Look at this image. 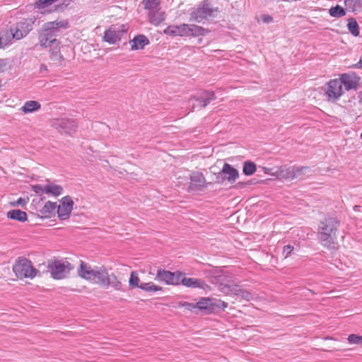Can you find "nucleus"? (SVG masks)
Here are the masks:
<instances>
[{"mask_svg": "<svg viewBox=\"0 0 362 362\" xmlns=\"http://www.w3.org/2000/svg\"><path fill=\"white\" fill-rule=\"evenodd\" d=\"M50 52V58L53 61L60 62L63 59V57L61 54V42L59 40H54L52 43L48 45Z\"/></svg>", "mask_w": 362, "mask_h": 362, "instance_id": "b1692460", "label": "nucleus"}, {"mask_svg": "<svg viewBox=\"0 0 362 362\" xmlns=\"http://www.w3.org/2000/svg\"><path fill=\"white\" fill-rule=\"evenodd\" d=\"M204 175L200 172H192L190 174V185L188 187L189 192L196 191L201 188L207 187Z\"/></svg>", "mask_w": 362, "mask_h": 362, "instance_id": "2eb2a0df", "label": "nucleus"}, {"mask_svg": "<svg viewBox=\"0 0 362 362\" xmlns=\"http://www.w3.org/2000/svg\"><path fill=\"white\" fill-rule=\"evenodd\" d=\"M139 288L146 292H156L162 289L160 286L154 284L153 282L141 283Z\"/></svg>", "mask_w": 362, "mask_h": 362, "instance_id": "f704fd0d", "label": "nucleus"}, {"mask_svg": "<svg viewBox=\"0 0 362 362\" xmlns=\"http://www.w3.org/2000/svg\"><path fill=\"white\" fill-rule=\"evenodd\" d=\"M94 272L93 281L104 286L109 276L107 269L103 266L95 267Z\"/></svg>", "mask_w": 362, "mask_h": 362, "instance_id": "a878e982", "label": "nucleus"}, {"mask_svg": "<svg viewBox=\"0 0 362 362\" xmlns=\"http://www.w3.org/2000/svg\"><path fill=\"white\" fill-rule=\"evenodd\" d=\"M129 44L132 49H141L146 45L149 44V40L146 36L144 35H139L130 40Z\"/></svg>", "mask_w": 362, "mask_h": 362, "instance_id": "bb28decb", "label": "nucleus"}, {"mask_svg": "<svg viewBox=\"0 0 362 362\" xmlns=\"http://www.w3.org/2000/svg\"><path fill=\"white\" fill-rule=\"evenodd\" d=\"M31 188H32V190L35 194H45V192H44L45 185L36 184V185H32Z\"/></svg>", "mask_w": 362, "mask_h": 362, "instance_id": "c03bdc74", "label": "nucleus"}, {"mask_svg": "<svg viewBox=\"0 0 362 362\" xmlns=\"http://www.w3.org/2000/svg\"><path fill=\"white\" fill-rule=\"evenodd\" d=\"M359 63H360L361 64H362V56H361V58H360Z\"/></svg>", "mask_w": 362, "mask_h": 362, "instance_id": "603ef678", "label": "nucleus"}, {"mask_svg": "<svg viewBox=\"0 0 362 362\" xmlns=\"http://www.w3.org/2000/svg\"><path fill=\"white\" fill-rule=\"evenodd\" d=\"M58 1L59 0H38L35 5L39 8H45Z\"/></svg>", "mask_w": 362, "mask_h": 362, "instance_id": "a19ab883", "label": "nucleus"}, {"mask_svg": "<svg viewBox=\"0 0 362 362\" xmlns=\"http://www.w3.org/2000/svg\"><path fill=\"white\" fill-rule=\"evenodd\" d=\"M218 12V8L214 7L209 0L200 2L191 13L190 20L197 23H202L209 18L215 17Z\"/></svg>", "mask_w": 362, "mask_h": 362, "instance_id": "7ed1b4c3", "label": "nucleus"}, {"mask_svg": "<svg viewBox=\"0 0 362 362\" xmlns=\"http://www.w3.org/2000/svg\"><path fill=\"white\" fill-rule=\"evenodd\" d=\"M161 0H143L144 7L148 12L160 6Z\"/></svg>", "mask_w": 362, "mask_h": 362, "instance_id": "72a5a7b5", "label": "nucleus"}, {"mask_svg": "<svg viewBox=\"0 0 362 362\" xmlns=\"http://www.w3.org/2000/svg\"><path fill=\"white\" fill-rule=\"evenodd\" d=\"M48 267L51 270L52 276L55 279H62L66 276L73 269L71 264L66 261H54Z\"/></svg>", "mask_w": 362, "mask_h": 362, "instance_id": "6e6552de", "label": "nucleus"}, {"mask_svg": "<svg viewBox=\"0 0 362 362\" xmlns=\"http://www.w3.org/2000/svg\"><path fill=\"white\" fill-rule=\"evenodd\" d=\"M307 168L297 166H281L275 172L276 176L279 179L293 180L303 174Z\"/></svg>", "mask_w": 362, "mask_h": 362, "instance_id": "1a4fd4ad", "label": "nucleus"}, {"mask_svg": "<svg viewBox=\"0 0 362 362\" xmlns=\"http://www.w3.org/2000/svg\"><path fill=\"white\" fill-rule=\"evenodd\" d=\"M56 209H57V203L48 201L40 210V213L45 217H49Z\"/></svg>", "mask_w": 362, "mask_h": 362, "instance_id": "2f4dec72", "label": "nucleus"}, {"mask_svg": "<svg viewBox=\"0 0 362 362\" xmlns=\"http://www.w3.org/2000/svg\"><path fill=\"white\" fill-rule=\"evenodd\" d=\"M185 275V273L179 271L172 272L160 269L157 271L155 280L165 283L167 285H179L180 277Z\"/></svg>", "mask_w": 362, "mask_h": 362, "instance_id": "0eeeda50", "label": "nucleus"}, {"mask_svg": "<svg viewBox=\"0 0 362 362\" xmlns=\"http://www.w3.org/2000/svg\"><path fill=\"white\" fill-rule=\"evenodd\" d=\"M148 21L153 25H158L165 19V13L160 7L148 12Z\"/></svg>", "mask_w": 362, "mask_h": 362, "instance_id": "6ab92c4d", "label": "nucleus"}, {"mask_svg": "<svg viewBox=\"0 0 362 362\" xmlns=\"http://www.w3.org/2000/svg\"><path fill=\"white\" fill-rule=\"evenodd\" d=\"M34 21L31 18H23L11 28L12 38L19 40L25 37L32 30Z\"/></svg>", "mask_w": 362, "mask_h": 362, "instance_id": "423d86ee", "label": "nucleus"}, {"mask_svg": "<svg viewBox=\"0 0 362 362\" xmlns=\"http://www.w3.org/2000/svg\"><path fill=\"white\" fill-rule=\"evenodd\" d=\"M324 90L327 100L331 103L337 102L344 94L341 82L338 78L332 79L327 82Z\"/></svg>", "mask_w": 362, "mask_h": 362, "instance_id": "39448f33", "label": "nucleus"}, {"mask_svg": "<svg viewBox=\"0 0 362 362\" xmlns=\"http://www.w3.org/2000/svg\"><path fill=\"white\" fill-rule=\"evenodd\" d=\"M180 284L188 288H199L204 289L206 284L202 279L196 278H187L183 276L180 279Z\"/></svg>", "mask_w": 362, "mask_h": 362, "instance_id": "aec40b11", "label": "nucleus"}, {"mask_svg": "<svg viewBox=\"0 0 362 362\" xmlns=\"http://www.w3.org/2000/svg\"><path fill=\"white\" fill-rule=\"evenodd\" d=\"M339 221L333 217H328L320 221L318 238L320 243L326 247H334L337 238L336 233L339 227Z\"/></svg>", "mask_w": 362, "mask_h": 362, "instance_id": "f257e3e1", "label": "nucleus"}, {"mask_svg": "<svg viewBox=\"0 0 362 362\" xmlns=\"http://www.w3.org/2000/svg\"><path fill=\"white\" fill-rule=\"evenodd\" d=\"M214 305H216L214 303V298H202L196 303L197 309L205 311L207 313H211L215 310Z\"/></svg>", "mask_w": 362, "mask_h": 362, "instance_id": "5701e85b", "label": "nucleus"}, {"mask_svg": "<svg viewBox=\"0 0 362 362\" xmlns=\"http://www.w3.org/2000/svg\"><path fill=\"white\" fill-rule=\"evenodd\" d=\"M293 250V246L291 245H285L283 248V255L286 258L288 257Z\"/></svg>", "mask_w": 362, "mask_h": 362, "instance_id": "a18cd8bd", "label": "nucleus"}, {"mask_svg": "<svg viewBox=\"0 0 362 362\" xmlns=\"http://www.w3.org/2000/svg\"><path fill=\"white\" fill-rule=\"evenodd\" d=\"M38 40L40 45L43 48H47L48 45L54 42V40H57V39L51 35L43 26L39 31Z\"/></svg>", "mask_w": 362, "mask_h": 362, "instance_id": "412c9836", "label": "nucleus"}, {"mask_svg": "<svg viewBox=\"0 0 362 362\" xmlns=\"http://www.w3.org/2000/svg\"><path fill=\"white\" fill-rule=\"evenodd\" d=\"M110 286L115 291H122L123 287L121 281H119L117 276L113 273L109 274L104 286Z\"/></svg>", "mask_w": 362, "mask_h": 362, "instance_id": "c756f323", "label": "nucleus"}, {"mask_svg": "<svg viewBox=\"0 0 362 362\" xmlns=\"http://www.w3.org/2000/svg\"><path fill=\"white\" fill-rule=\"evenodd\" d=\"M223 180H227L229 183H234L239 177V173L237 169L228 163H224L219 173Z\"/></svg>", "mask_w": 362, "mask_h": 362, "instance_id": "f3484780", "label": "nucleus"}, {"mask_svg": "<svg viewBox=\"0 0 362 362\" xmlns=\"http://www.w3.org/2000/svg\"><path fill=\"white\" fill-rule=\"evenodd\" d=\"M74 202L69 196H65L60 200L57 205V214L60 220L67 219L72 211Z\"/></svg>", "mask_w": 362, "mask_h": 362, "instance_id": "f8f14e48", "label": "nucleus"}, {"mask_svg": "<svg viewBox=\"0 0 362 362\" xmlns=\"http://www.w3.org/2000/svg\"><path fill=\"white\" fill-rule=\"evenodd\" d=\"M347 340L351 344L362 345V336L352 334L348 337Z\"/></svg>", "mask_w": 362, "mask_h": 362, "instance_id": "ea45409f", "label": "nucleus"}, {"mask_svg": "<svg viewBox=\"0 0 362 362\" xmlns=\"http://www.w3.org/2000/svg\"><path fill=\"white\" fill-rule=\"evenodd\" d=\"M361 139H362V133H361Z\"/></svg>", "mask_w": 362, "mask_h": 362, "instance_id": "864d4df0", "label": "nucleus"}, {"mask_svg": "<svg viewBox=\"0 0 362 362\" xmlns=\"http://www.w3.org/2000/svg\"><path fill=\"white\" fill-rule=\"evenodd\" d=\"M13 271L19 279H33L38 271L33 266L32 262L25 257H18L16 261Z\"/></svg>", "mask_w": 362, "mask_h": 362, "instance_id": "20e7f679", "label": "nucleus"}, {"mask_svg": "<svg viewBox=\"0 0 362 362\" xmlns=\"http://www.w3.org/2000/svg\"><path fill=\"white\" fill-rule=\"evenodd\" d=\"M63 187L54 183L45 185V194L49 196L58 197L63 193Z\"/></svg>", "mask_w": 362, "mask_h": 362, "instance_id": "cd10ccee", "label": "nucleus"}, {"mask_svg": "<svg viewBox=\"0 0 362 362\" xmlns=\"http://www.w3.org/2000/svg\"><path fill=\"white\" fill-rule=\"evenodd\" d=\"M40 73L45 74L47 73V67L45 64H41L40 66Z\"/></svg>", "mask_w": 362, "mask_h": 362, "instance_id": "8fccbe9b", "label": "nucleus"}, {"mask_svg": "<svg viewBox=\"0 0 362 362\" xmlns=\"http://www.w3.org/2000/svg\"><path fill=\"white\" fill-rule=\"evenodd\" d=\"M194 99L198 103L197 106L200 108L206 107L212 100L216 99L213 91L204 90L199 95L194 97Z\"/></svg>", "mask_w": 362, "mask_h": 362, "instance_id": "a211bd4d", "label": "nucleus"}, {"mask_svg": "<svg viewBox=\"0 0 362 362\" xmlns=\"http://www.w3.org/2000/svg\"><path fill=\"white\" fill-rule=\"evenodd\" d=\"M127 31L125 25H112L104 33L103 40L109 44H115L121 40L122 36Z\"/></svg>", "mask_w": 362, "mask_h": 362, "instance_id": "9d476101", "label": "nucleus"}, {"mask_svg": "<svg viewBox=\"0 0 362 362\" xmlns=\"http://www.w3.org/2000/svg\"><path fill=\"white\" fill-rule=\"evenodd\" d=\"M262 19L263 22L266 23H269L273 21V18L269 15H263Z\"/></svg>", "mask_w": 362, "mask_h": 362, "instance_id": "09e8293b", "label": "nucleus"}, {"mask_svg": "<svg viewBox=\"0 0 362 362\" xmlns=\"http://www.w3.org/2000/svg\"><path fill=\"white\" fill-rule=\"evenodd\" d=\"M256 165L250 160L245 161L243 164V172L245 175H251L256 171Z\"/></svg>", "mask_w": 362, "mask_h": 362, "instance_id": "e433bc0d", "label": "nucleus"}, {"mask_svg": "<svg viewBox=\"0 0 362 362\" xmlns=\"http://www.w3.org/2000/svg\"><path fill=\"white\" fill-rule=\"evenodd\" d=\"M129 286L131 287H139V279L137 276L134 275V272H132L129 279Z\"/></svg>", "mask_w": 362, "mask_h": 362, "instance_id": "79ce46f5", "label": "nucleus"}, {"mask_svg": "<svg viewBox=\"0 0 362 362\" xmlns=\"http://www.w3.org/2000/svg\"><path fill=\"white\" fill-rule=\"evenodd\" d=\"M220 290L226 294H235L240 296L247 300H250L252 298V295L248 291L241 288L239 286L235 284H226Z\"/></svg>", "mask_w": 362, "mask_h": 362, "instance_id": "4468645a", "label": "nucleus"}, {"mask_svg": "<svg viewBox=\"0 0 362 362\" xmlns=\"http://www.w3.org/2000/svg\"><path fill=\"white\" fill-rule=\"evenodd\" d=\"M94 272L95 268H92L90 265L84 263L83 262H81L80 267L78 269L79 276L82 279L91 281H94Z\"/></svg>", "mask_w": 362, "mask_h": 362, "instance_id": "4be33fe9", "label": "nucleus"}, {"mask_svg": "<svg viewBox=\"0 0 362 362\" xmlns=\"http://www.w3.org/2000/svg\"><path fill=\"white\" fill-rule=\"evenodd\" d=\"M361 104H362V98H361Z\"/></svg>", "mask_w": 362, "mask_h": 362, "instance_id": "5fc2aeb1", "label": "nucleus"}, {"mask_svg": "<svg viewBox=\"0 0 362 362\" xmlns=\"http://www.w3.org/2000/svg\"><path fill=\"white\" fill-rule=\"evenodd\" d=\"M41 108V105L36 100H28L21 107V110L24 114L33 113L38 111Z\"/></svg>", "mask_w": 362, "mask_h": 362, "instance_id": "c85d7f7f", "label": "nucleus"}, {"mask_svg": "<svg viewBox=\"0 0 362 362\" xmlns=\"http://www.w3.org/2000/svg\"><path fill=\"white\" fill-rule=\"evenodd\" d=\"M182 305L184 307H185L186 309L191 310V311H192L195 308H197V307L196 306V303H192L185 302L182 304Z\"/></svg>", "mask_w": 362, "mask_h": 362, "instance_id": "de8ad7c7", "label": "nucleus"}, {"mask_svg": "<svg viewBox=\"0 0 362 362\" xmlns=\"http://www.w3.org/2000/svg\"><path fill=\"white\" fill-rule=\"evenodd\" d=\"M329 13L332 17L340 18L345 16L346 11L341 6L337 5L329 8Z\"/></svg>", "mask_w": 362, "mask_h": 362, "instance_id": "c9c22d12", "label": "nucleus"}, {"mask_svg": "<svg viewBox=\"0 0 362 362\" xmlns=\"http://www.w3.org/2000/svg\"><path fill=\"white\" fill-rule=\"evenodd\" d=\"M345 5L351 11H358L362 8V0H345Z\"/></svg>", "mask_w": 362, "mask_h": 362, "instance_id": "473e14b6", "label": "nucleus"}, {"mask_svg": "<svg viewBox=\"0 0 362 362\" xmlns=\"http://www.w3.org/2000/svg\"><path fill=\"white\" fill-rule=\"evenodd\" d=\"M203 273L211 284H219L220 288H223L226 285L223 284V282L225 281L226 276L221 268L209 267V268L204 269Z\"/></svg>", "mask_w": 362, "mask_h": 362, "instance_id": "9b49d317", "label": "nucleus"}, {"mask_svg": "<svg viewBox=\"0 0 362 362\" xmlns=\"http://www.w3.org/2000/svg\"><path fill=\"white\" fill-rule=\"evenodd\" d=\"M16 204H18V205H21V206H24L26 204V201H25V199L19 198L16 201Z\"/></svg>", "mask_w": 362, "mask_h": 362, "instance_id": "3c124183", "label": "nucleus"}, {"mask_svg": "<svg viewBox=\"0 0 362 362\" xmlns=\"http://www.w3.org/2000/svg\"><path fill=\"white\" fill-rule=\"evenodd\" d=\"M338 80L341 82V86H344L347 91L356 90L359 82V78L354 74H343L340 75Z\"/></svg>", "mask_w": 362, "mask_h": 362, "instance_id": "dca6fc26", "label": "nucleus"}, {"mask_svg": "<svg viewBox=\"0 0 362 362\" xmlns=\"http://www.w3.org/2000/svg\"><path fill=\"white\" fill-rule=\"evenodd\" d=\"M349 31L355 37L359 35V27L356 21L354 18H351L349 21L348 25Z\"/></svg>", "mask_w": 362, "mask_h": 362, "instance_id": "4c0bfd02", "label": "nucleus"}, {"mask_svg": "<svg viewBox=\"0 0 362 362\" xmlns=\"http://www.w3.org/2000/svg\"><path fill=\"white\" fill-rule=\"evenodd\" d=\"M58 125L66 134L70 135L74 133L78 127L76 121L71 119H62L59 121Z\"/></svg>", "mask_w": 362, "mask_h": 362, "instance_id": "393cba45", "label": "nucleus"}, {"mask_svg": "<svg viewBox=\"0 0 362 362\" xmlns=\"http://www.w3.org/2000/svg\"><path fill=\"white\" fill-rule=\"evenodd\" d=\"M214 303L216 305H214V310L216 308H226L228 306V303L218 299L214 298Z\"/></svg>", "mask_w": 362, "mask_h": 362, "instance_id": "49530a36", "label": "nucleus"}, {"mask_svg": "<svg viewBox=\"0 0 362 362\" xmlns=\"http://www.w3.org/2000/svg\"><path fill=\"white\" fill-rule=\"evenodd\" d=\"M9 66V60L8 59H0V74L4 73Z\"/></svg>", "mask_w": 362, "mask_h": 362, "instance_id": "37998d69", "label": "nucleus"}, {"mask_svg": "<svg viewBox=\"0 0 362 362\" xmlns=\"http://www.w3.org/2000/svg\"><path fill=\"white\" fill-rule=\"evenodd\" d=\"M42 26L56 38L62 30L68 29L70 25L67 20H56L47 22Z\"/></svg>", "mask_w": 362, "mask_h": 362, "instance_id": "ddd939ff", "label": "nucleus"}, {"mask_svg": "<svg viewBox=\"0 0 362 362\" xmlns=\"http://www.w3.org/2000/svg\"><path fill=\"white\" fill-rule=\"evenodd\" d=\"M163 33L167 35L173 37H189L204 36L209 33V30L197 25L182 23L180 25H169L164 29Z\"/></svg>", "mask_w": 362, "mask_h": 362, "instance_id": "f03ea898", "label": "nucleus"}, {"mask_svg": "<svg viewBox=\"0 0 362 362\" xmlns=\"http://www.w3.org/2000/svg\"><path fill=\"white\" fill-rule=\"evenodd\" d=\"M12 38L11 33L6 32L0 34V47H5L11 43Z\"/></svg>", "mask_w": 362, "mask_h": 362, "instance_id": "58836bf2", "label": "nucleus"}, {"mask_svg": "<svg viewBox=\"0 0 362 362\" xmlns=\"http://www.w3.org/2000/svg\"><path fill=\"white\" fill-rule=\"evenodd\" d=\"M8 218L24 222L27 220V214L20 209H13L7 212Z\"/></svg>", "mask_w": 362, "mask_h": 362, "instance_id": "7c9ffc66", "label": "nucleus"}]
</instances>
